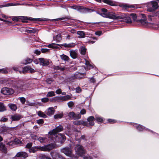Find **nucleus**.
I'll use <instances>...</instances> for the list:
<instances>
[{
  "mask_svg": "<svg viewBox=\"0 0 159 159\" xmlns=\"http://www.w3.org/2000/svg\"><path fill=\"white\" fill-rule=\"evenodd\" d=\"M98 13L102 16L104 17H107L113 19H121L127 16V15L125 14L122 15L121 16H117L115 15L113 13Z\"/></svg>",
  "mask_w": 159,
  "mask_h": 159,
  "instance_id": "1",
  "label": "nucleus"
},
{
  "mask_svg": "<svg viewBox=\"0 0 159 159\" xmlns=\"http://www.w3.org/2000/svg\"><path fill=\"white\" fill-rule=\"evenodd\" d=\"M12 20L15 21H18L19 19L22 20L23 22H26L25 20H36L37 21L41 20L40 19H34L32 18L29 17L24 16H12L11 17Z\"/></svg>",
  "mask_w": 159,
  "mask_h": 159,
  "instance_id": "2",
  "label": "nucleus"
},
{
  "mask_svg": "<svg viewBox=\"0 0 159 159\" xmlns=\"http://www.w3.org/2000/svg\"><path fill=\"white\" fill-rule=\"evenodd\" d=\"M158 7V3L155 1H152L148 3L147 6V11L153 12L155 11Z\"/></svg>",
  "mask_w": 159,
  "mask_h": 159,
  "instance_id": "3",
  "label": "nucleus"
},
{
  "mask_svg": "<svg viewBox=\"0 0 159 159\" xmlns=\"http://www.w3.org/2000/svg\"><path fill=\"white\" fill-rule=\"evenodd\" d=\"M26 89L25 85L22 82L18 83L15 86V89L16 91L19 92L25 90Z\"/></svg>",
  "mask_w": 159,
  "mask_h": 159,
  "instance_id": "4",
  "label": "nucleus"
},
{
  "mask_svg": "<svg viewBox=\"0 0 159 159\" xmlns=\"http://www.w3.org/2000/svg\"><path fill=\"white\" fill-rule=\"evenodd\" d=\"M1 92L3 94L9 95L13 94L14 93V91L11 88L5 87L2 89Z\"/></svg>",
  "mask_w": 159,
  "mask_h": 159,
  "instance_id": "5",
  "label": "nucleus"
},
{
  "mask_svg": "<svg viewBox=\"0 0 159 159\" xmlns=\"http://www.w3.org/2000/svg\"><path fill=\"white\" fill-rule=\"evenodd\" d=\"M61 152L65 154L67 156L70 157H73L74 156L72 153L71 149L69 148H65L61 149Z\"/></svg>",
  "mask_w": 159,
  "mask_h": 159,
  "instance_id": "6",
  "label": "nucleus"
},
{
  "mask_svg": "<svg viewBox=\"0 0 159 159\" xmlns=\"http://www.w3.org/2000/svg\"><path fill=\"white\" fill-rule=\"evenodd\" d=\"M76 153L80 156L85 153V151L83 149L82 147L80 145H77L75 148Z\"/></svg>",
  "mask_w": 159,
  "mask_h": 159,
  "instance_id": "7",
  "label": "nucleus"
},
{
  "mask_svg": "<svg viewBox=\"0 0 159 159\" xmlns=\"http://www.w3.org/2000/svg\"><path fill=\"white\" fill-rule=\"evenodd\" d=\"M69 117L73 119H79L81 118V116L80 114L78 113L75 114L73 111L70 112L68 114Z\"/></svg>",
  "mask_w": 159,
  "mask_h": 159,
  "instance_id": "8",
  "label": "nucleus"
},
{
  "mask_svg": "<svg viewBox=\"0 0 159 159\" xmlns=\"http://www.w3.org/2000/svg\"><path fill=\"white\" fill-rule=\"evenodd\" d=\"M63 129V127L61 125H59L53 129L52 131L49 132V134L51 135H54L57 133L61 132Z\"/></svg>",
  "mask_w": 159,
  "mask_h": 159,
  "instance_id": "9",
  "label": "nucleus"
},
{
  "mask_svg": "<svg viewBox=\"0 0 159 159\" xmlns=\"http://www.w3.org/2000/svg\"><path fill=\"white\" fill-rule=\"evenodd\" d=\"M66 139L65 136L61 134H58L56 136V140L61 143L64 142Z\"/></svg>",
  "mask_w": 159,
  "mask_h": 159,
  "instance_id": "10",
  "label": "nucleus"
},
{
  "mask_svg": "<svg viewBox=\"0 0 159 159\" xmlns=\"http://www.w3.org/2000/svg\"><path fill=\"white\" fill-rule=\"evenodd\" d=\"M50 154L52 159H64L61 155L55 152H52Z\"/></svg>",
  "mask_w": 159,
  "mask_h": 159,
  "instance_id": "11",
  "label": "nucleus"
},
{
  "mask_svg": "<svg viewBox=\"0 0 159 159\" xmlns=\"http://www.w3.org/2000/svg\"><path fill=\"white\" fill-rule=\"evenodd\" d=\"M41 65L43 66H48L49 64V60L46 59L40 58L39 59Z\"/></svg>",
  "mask_w": 159,
  "mask_h": 159,
  "instance_id": "12",
  "label": "nucleus"
},
{
  "mask_svg": "<svg viewBox=\"0 0 159 159\" xmlns=\"http://www.w3.org/2000/svg\"><path fill=\"white\" fill-rule=\"evenodd\" d=\"M55 146L56 145L54 143H51L46 146H44V151H49L54 148L55 147Z\"/></svg>",
  "mask_w": 159,
  "mask_h": 159,
  "instance_id": "13",
  "label": "nucleus"
},
{
  "mask_svg": "<svg viewBox=\"0 0 159 159\" xmlns=\"http://www.w3.org/2000/svg\"><path fill=\"white\" fill-rule=\"evenodd\" d=\"M29 71L30 72L32 73L35 72V70L29 66H26L23 68V73H25L27 71Z\"/></svg>",
  "mask_w": 159,
  "mask_h": 159,
  "instance_id": "14",
  "label": "nucleus"
},
{
  "mask_svg": "<svg viewBox=\"0 0 159 159\" xmlns=\"http://www.w3.org/2000/svg\"><path fill=\"white\" fill-rule=\"evenodd\" d=\"M142 16L143 17V19L138 20V22L141 23L142 25H147V20L146 19L145 15L143 14H142Z\"/></svg>",
  "mask_w": 159,
  "mask_h": 159,
  "instance_id": "15",
  "label": "nucleus"
},
{
  "mask_svg": "<svg viewBox=\"0 0 159 159\" xmlns=\"http://www.w3.org/2000/svg\"><path fill=\"white\" fill-rule=\"evenodd\" d=\"M55 110L53 107H50L48 108L46 111V114L48 116H50L53 115Z\"/></svg>",
  "mask_w": 159,
  "mask_h": 159,
  "instance_id": "16",
  "label": "nucleus"
},
{
  "mask_svg": "<svg viewBox=\"0 0 159 159\" xmlns=\"http://www.w3.org/2000/svg\"><path fill=\"white\" fill-rule=\"evenodd\" d=\"M75 125H88V123L86 121H84L83 120H76L74 122Z\"/></svg>",
  "mask_w": 159,
  "mask_h": 159,
  "instance_id": "17",
  "label": "nucleus"
},
{
  "mask_svg": "<svg viewBox=\"0 0 159 159\" xmlns=\"http://www.w3.org/2000/svg\"><path fill=\"white\" fill-rule=\"evenodd\" d=\"M11 118L12 120L17 121L20 119L21 118V116L19 115L16 114L11 115Z\"/></svg>",
  "mask_w": 159,
  "mask_h": 159,
  "instance_id": "18",
  "label": "nucleus"
},
{
  "mask_svg": "<svg viewBox=\"0 0 159 159\" xmlns=\"http://www.w3.org/2000/svg\"><path fill=\"white\" fill-rule=\"evenodd\" d=\"M95 118L93 116H90L88 118L87 120L89 122V124L90 125H93L94 123L93 121L94 120Z\"/></svg>",
  "mask_w": 159,
  "mask_h": 159,
  "instance_id": "19",
  "label": "nucleus"
},
{
  "mask_svg": "<svg viewBox=\"0 0 159 159\" xmlns=\"http://www.w3.org/2000/svg\"><path fill=\"white\" fill-rule=\"evenodd\" d=\"M0 150L4 153H6L7 152V148L5 144L2 143H0Z\"/></svg>",
  "mask_w": 159,
  "mask_h": 159,
  "instance_id": "20",
  "label": "nucleus"
},
{
  "mask_svg": "<svg viewBox=\"0 0 159 159\" xmlns=\"http://www.w3.org/2000/svg\"><path fill=\"white\" fill-rule=\"evenodd\" d=\"M19 140L17 139H15L14 141H11L7 143V144L10 146L14 145L19 143Z\"/></svg>",
  "mask_w": 159,
  "mask_h": 159,
  "instance_id": "21",
  "label": "nucleus"
},
{
  "mask_svg": "<svg viewBox=\"0 0 159 159\" xmlns=\"http://www.w3.org/2000/svg\"><path fill=\"white\" fill-rule=\"evenodd\" d=\"M57 98L58 101H64L69 99L70 98V97L69 96L67 95L63 97H58Z\"/></svg>",
  "mask_w": 159,
  "mask_h": 159,
  "instance_id": "22",
  "label": "nucleus"
},
{
  "mask_svg": "<svg viewBox=\"0 0 159 159\" xmlns=\"http://www.w3.org/2000/svg\"><path fill=\"white\" fill-rule=\"evenodd\" d=\"M70 56L73 59H75L77 57V53L74 50H70Z\"/></svg>",
  "mask_w": 159,
  "mask_h": 159,
  "instance_id": "23",
  "label": "nucleus"
},
{
  "mask_svg": "<svg viewBox=\"0 0 159 159\" xmlns=\"http://www.w3.org/2000/svg\"><path fill=\"white\" fill-rule=\"evenodd\" d=\"M32 61V59L29 58H27L23 61L21 63L24 65H26L31 63Z\"/></svg>",
  "mask_w": 159,
  "mask_h": 159,
  "instance_id": "24",
  "label": "nucleus"
},
{
  "mask_svg": "<svg viewBox=\"0 0 159 159\" xmlns=\"http://www.w3.org/2000/svg\"><path fill=\"white\" fill-rule=\"evenodd\" d=\"M60 57L62 60L64 61H69L70 59L69 57L65 54H63L61 55Z\"/></svg>",
  "mask_w": 159,
  "mask_h": 159,
  "instance_id": "25",
  "label": "nucleus"
},
{
  "mask_svg": "<svg viewBox=\"0 0 159 159\" xmlns=\"http://www.w3.org/2000/svg\"><path fill=\"white\" fill-rule=\"evenodd\" d=\"M37 114L38 115L41 117H43V118H46L47 117V116L46 115L41 111H38Z\"/></svg>",
  "mask_w": 159,
  "mask_h": 159,
  "instance_id": "26",
  "label": "nucleus"
},
{
  "mask_svg": "<svg viewBox=\"0 0 159 159\" xmlns=\"http://www.w3.org/2000/svg\"><path fill=\"white\" fill-rule=\"evenodd\" d=\"M77 34L79 36V37L80 38H84L85 35V33L82 31H77Z\"/></svg>",
  "mask_w": 159,
  "mask_h": 159,
  "instance_id": "27",
  "label": "nucleus"
},
{
  "mask_svg": "<svg viewBox=\"0 0 159 159\" xmlns=\"http://www.w3.org/2000/svg\"><path fill=\"white\" fill-rule=\"evenodd\" d=\"M38 140H39L41 143H45L47 141V139L45 137H39L38 138Z\"/></svg>",
  "mask_w": 159,
  "mask_h": 159,
  "instance_id": "28",
  "label": "nucleus"
},
{
  "mask_svg": "<svg viewBox=\"0 0 159 159\" xmlns=\"http://www.w3.org/2000/svg\"><path fill=\"white\" fill-rule=\"evenodd\" d=\"M85 65L87 66V70H89L90 69L93 68V66L90 64V63L89 61L87 60H85Z\"/></svg>",
  "mask_w": 159,
  "mask_h": 159,
  "instance_id": "29",
  "label": "nucleus"
},
{
  "mask_svg": "<svg viewBox=\"0 0 159 159\" xmlns=\"http://www.w3.org/2000/svg\"><path fill=\"white\" fill-rule=\"evenodd\" d=\"M129 16H131L134 22H138V20H137L136 15L135 13H131L129 14Z\"/></svg>",
  "mask_w": 159,
  "mask_h": 159,
  "instance_id": "30",
  "label": "nucleus"
},
{
  "mask_svg": "<svg viewBox=\"0 0 159 159\" xmlns=\"http://www.w3.org/2000/svg\"><path fill=\"white\" fill-rule=\"evenodd\" d=\"M6 110L5 106L3 103L0 102V112H2Z\"/></svg>",
  "mask_w": 159,
  "mask_h": 159,
  "instance_id": "31",
  "label": "nucleus"
},
{
  "mask_svg": "<svg viewBox=\"0 0 159 159\" xmlns=\"http://www.w3.org/2000/svg\"><path fill=\"white\" fill-rule=\"evenodd\" d=\"M55 95V93L54 91H50L48 93L46 96L47 97H51Z\"/></svg>",
  "mask_w": 159,
  "mask_h": 159,
  "instance_id": "32",
  "label": "nucleus"
},
{
  "mask_svg": "<svg viewBox=\"0 0 159 159\" xmlns=\"http://www.w3.org/2000/svg\"><path fill=\"white\" fill-rule=\"evenodd\" d=\"M72 8L74 9L80 11L81 10L83 9V7L80 6H74L72 7Z\"/></svg>",
  "mask_w": 159,
  "mask_h": 159,
  "instance_id": "33",
  "label": "nucleus"
},
{
  "mask_svg": "<svg viewBox=\"0 0 159 159\" xmlns=\"http://www.w3.org/2000/svg\"><path fill=\"white\" fill-rule=\"evenodd\" d=\"M9 106L10 108L11 109L12 111H15L17 109L16 106L14 104H9Z\"/></svg>",
  "mask_w": 159,
  "mask_h": 159,
  "instance_id": "34",
  "label": "nucleus"
},
{
  "mask_svg": "<svg viewBox=\"0 0 159 159\" xmlns=\"http://www.w3.org/2000/svg\"><path fill=\"white\" fill-rule=\"evenodd\" d=\"M54 68L55 69L59 70L61 71H63L66 69L65 67H62L60 66H55Z\"/></svg>",
  "mask_w": 159,
  "mask_h": 159,
  "instance_id": "35",
  "label": "nucleus"
},
{
  "mask_svg": "<svg viewBox=\"0 0 159 159\" xmlns=\"http://www.w3.org/2000/svg\"><path fill=\"white\" fill-rule=\"evenodd\" d=\"M102 1L104 3L108 4L110 5H113L112 2L110 0H102Z\"/></svg>",
  "mask_w": 159,
  "mask_h": 159,
  "instance_id": "36",
  "label": "nucleus"
},
{
  "mask_svg": "<svg viewBox=\"0 0 159 159\" xmlns=\"http://www.w3.org/2000/svg\"><path fill=\"white\" fill-rule=\"evenodd\" d=\"M35 147L37 151L38 150H40L42 151H44V146L43 147H41L40 146H37Z\"/></svg>",
  "mask_w": 159,
  "mask_h": 159,
  "instance_id": "37",
  "label": "nucleus"
},
{
  "mask_svg": "<svg viewBox=\"0 0 159 159\" xmlns=\"http://www.w3.org/2000/svg\"><path fill=\"white\" fill-rule=\"evenodd\" d=\"M136 127L137 129L139 131H142L144 129V127L141 125L136 124Z\"/></svg>",
  "mask_w": 159,
  "mask_h": 159,
  "instance_id": "38",
  "label": "nucleus"
},
{
  "mask_svg": "<svg viewBox=\"0 0 159 159\" xmlns=\"http://www.w3.org/2000/svg\"><path fill=\"white\" fill-rule=\"evenodd\" d=\"M61 45H62L63 46L65 47H73V45L72 44L69 43V44H67L66 43H63V44H61Z\"/></svg>",
  "mask_w": 159,
  "mask_h": 159,
  "instance_id": "39",
  "label": "nucleus"
},
{
  "mask_svg": "<svg viewBox=\"0 0 159 159\" xmlns=\"http://www.w3.org/2000/svg\"><path fill=\"white\" fill-rule=\"evenodd\" d=\"M63 116L62 114H57L54 116L55 119H58L61 118Z\"/></svg>",
  "mask_w": 159,
  "mask_h": 159,
  "instance_id": "40",
  "label": "nucleus"
},
{
  "mask_svg": "<svg viewBox=\"0 0 159 159\" xmlns=\"http://www.w3.org/2000/svg\"><path fill=\"white\" fill-rule=\"evenodd\" d=\"M30 136L32 139L34 140H38L39 138L36 135L34 134H31Z\"/></svg>",
  "mask_w": 159,
  "mask_h": 159,
  "instance_id": "41",
  "label": "nucleus"
},
{
  "mask_svg": "<svg viewBox=\"0 0 159 159\" xmlns=\"http://www.w3.org/2000/svg\"><path fill=\"white\" fill-rule=\"evenodd\" d=\"M8 70L6 68L0 69V73L6 74L8 73Z\"/></svg>",
  "mask_w": 159,
  "mask_h": 159,
  "instance_id": "42",
  "label": "nucleus"
},
{
  "mask_svg": "<svg viewBox=\"0 0 159 159\" xmlns=\"http://www.w3.org/2000/svg\"><path fill=\"white\" fill-rule=\"evenodd\" d=\"M8 130V128L6 127H3L1 128V130L2 132L3 133L7 132Z\"/></svg>",
  "mask_w": 159,
  "mask_h": 159,
  "instance_id": "43",
  "label": "nucleus"
},
{
  "mask_svg": "<svg viewBox=\"0 0 159 159\" xmlns=\"http://www.w3.org/2000/svg\"><path fill=\"white\" fill-rule=\"evenodd\" d=\"M86 52V49L84 47H82L81 48L80 52L82 55H84Z\"/></svg>",
  "mask_w": 159,
  "mask_h": 159,
  "instance_id": "44",
  "label": "nucleus"
},
{
  "mask_svg": "<svg viewBox=\"0 0 159 159\" xmlns=\"http://www.w3.org/2000/svg\"><path fill=\"white\" fill-rule=\"evenodd\" d=\"M29 151L30 152L34 153L37 151L35 149V147H33L29 149Z\"/></svg>",
  "mask_w": 159,
  "mask_h": 159,
  "instance_id": "45",
  "label": "nucleus"
},
{
  "mask_svg": "<svg viewBox=\"0 0 159 159\" xmlns=\"http://www.w3.org/2000/svg\"><path fill=\"white\" fill-rule=\"evenodd\" d=\"M50 49L47 48H42L41 49V52L43 53H45L49 52Z\"/></svg>",
  "mask_w": 159,
  "mask_h": 159,
  "instance_id": "46",
  "label": "nucleus"
},
{
  "mask_svg": "<svg viewBox=\"0 0 159 159\" xmlns=\"http://www.w3.org/2000/svg\"><path fill=\"white\" fill-rule=\"evenodd\" d=\"M61 39V36L60 34L57 35L56 37V40L57 42L60 41Z\"/></svg>",
  "mask_w": 159,
  "mask_h": 159,
  "instance_id": "47",
  "label": "nucleus"
},
{
  "mask_svg": "<svg viewBox=\"0 0 159 159\" xmlns=\"http://www.w3.org/2000/svg\"><path fill=\"white\" fill-rule=\"evenodd\" d=\"M49 99L47 98H44L41 99V101L43 102H48Z\"/></svg>",
  "mask_w": 159,
  "mask_h": 159,
  "instance_id": "48",
  "label": "nucleus"
},
{
  "mask_svg": "<svg viewBox=\"0 0 159 159\" xmlns=\"http://www.w3.org/2000/svg\"><path fill=\"white\" fill-rule=\"evenodd\" d=\"M53 80L51 78H48L46 80V81L47 83L50 84L53 81Z\"/></svg>",
  "mask_w": 159,
  "mask_h": 159,
  "instance_id": "49",
  "label": "nucleus"
},
{
  "mask_svg": "<svg viewBox=\"0 0 159 159\" xmlns=\"http://www.w3.org/2000/svg\"><path fill=\"white\" fill-rule=\"evenodd\" d=\"M74 105V102L72 101H70L68 103V105L69 107H72Z\"/></svg>",
  "mask_w": 159,
  "mask_h": 159,
  "instance_id": "50",
  "label": "nucleus"
},
{
  "mask_svg": "<svg viewBox=\"0 0 159 159\" xmlns=\"http://www.w3.org/2000/svg\"><path fill=\"white\" fill-rule=\"evenodd\" d=\"M96 120L98 122H102L103 120L102 118L100 117H96Z\"/></svg>",
  "mask_w": 159,
  "mask_h": 159,
  "instance_id": "51",
  "label": "nucleus"
},
{
  "mask_svg": "<svg viewBox=\"0 0 159 159\" xmlns=\"http://www.w3.org/2000/svg\"><path fill=\"white\" fill-rule=\"evenodd\" d=\"M8 120L7 118L3 117H2L0 120V121L1 122H5L7 121Z\"/></svg>",
  "mask_w": 159,
  "mask_h": 159,
  "instance_id": "52",
  "label": "nucleus"
},
{
  "mask_svg": "<svg viewBox=\"0 0 159 159\" xmlns=\"http://www.w3.org/2000/svg\"><path fill=\"white\" fill-rule=\"evenodd\" d=\"M44 122V120L43 119H40L38 120H37V123L39 124H41L43 123Z\"/></svg>",
  "mask_w": 159,
  "mask_h": 159,
  "instance_id": "53",
  "label": "nucleus"
},
{
  "mask_svg": "<svg viewBox=\"0 0 159 159\" xmlns=\"http://www.w3.org/2000/svg\"><path fill=\"white\" fill-rule=\"evenodd\" d=\"M69 17H65L64 18H59L58 19H56L55 20L56 21L58 20H64V19H69Z\"/></svg>",
  "mask_w": 159,
  "mask_h": 159,
  "instance_id": "54",
  "label": "nucleus"
},
{
  "mask_svg": "<svg viewBox=\"0 0 159 159\" xmlns=\"http://www.w3.org/2000/svg\"><path fill=\"white\" fill-rule=\"evenodd\" d=\"M124 7H125L134 8V6L132 5H127L125 4L124 5Z\"/></svg>",
  "mask_w": 159,
  "mask_h": 159,
  "instance_id": "55",
  "label": "nucleus"
},
{
  "mask_svg": "<svg viewBox=\"0 0 159 159\" xmlns=\"http://www.w3.org/2000/svg\"><path fill=\"white\" fill-rule=\"evenodd\" d=\"M86 113V111L85 109H83L82 110H81L80 111V113H79L80 114L82 115H84Z\"/></svg>",
  "mask_w": 159,
  "mask_h": 159,
  "instance_id": "56",
  "label": "nucleus"
},
{
  "mask_svg": "<svg viewBox=\"0 0 159 159\" xmlns=\"http://www.w3.org/2000/svg\"><path fill=\"white\" fill-rule=\"evenodd\" d=\"M126 21L127 23H132V20L131 19L130 17H128L126 19Z\"/></svg>",
  "mask_w": 159,
  "mask_h": 159,
  "instance_id": "57",
  "label": "nucleus"
},
{
  "mask_svg": "<svg viewBox=\"0 0 159 159\" xmlns=\"http://www.w3.org/2000/svg\"><path fill=\"white\" fill-rule=\"evenodd\" d=\"M20 102L22 103H24L25 102V98L24 97H21L20 98Z\"/></svg>",
  "mask_w": 159,
  "mask_h": 159,
  "instance_id": "58",
  "label": "nucleus"
},
{
  "mask_svg": "<svg viewBox=\"0 0 159 159\" xmlns=\"http://www.w3.org/2000/svg\"><path fill=\"white\" fill-rule=\"evenodd\" d=\"M48 47L49 48H56V47L55 46V44L54 43H52L49 44Z\"/></svg>",
  "mask_w": 159,
  "mask_h": 159,
  "instance_id": "59",
  "label": "nucleus"
},
{
  "mask_svg": "<svg viewBox=\"0 0 159 159\" xmlns=\"http://www.w3.org/2000/svg\"><path fill=\"white\" fill-rule=\"evenodd\" d=\"M108 121L110 123H115L116 122V121L114 120H112L111 119H108Z\"/></svg>",
  "mask_w": 159,
  "mask_h": 159,
  "instance_id": "60",
  "label": "nucleus"
},
{
  "mask_svg": "<svg viewBox=\"0 0 159 159\" xmlns=\"http://www.w3.org/2000/svg\"><path fill=\"white\" fill-rule=\"evenodd\" d=\"M61 89H57L56 91V93L57 94H60L61 93Z\"/></svg>",
  "mask_w": 159,
  "mask_h": 159,
  "instance_id": "61",
  "label": "nucleus"
},
{
  "mask_svg": "<svg viewBox=\"0 0 159 159\" xmlns=\"http://www.w3.org/2000/svg\"><path fill=\"white\" fill-rule=\"evenodd\" d=\"M14 5H16V4H14L12 3H8L5 4L6 7Z\"/></svg>",
  "mask_w": 159,
  "mask_h": 159,
  "instance_id": "62",
  "label": "nucleus"
},
{
  "mask_svg": "<svg viewBox=\"0 0 159 159\" xmlns=\"http://www.w3.org/2000/svg\"><path fill=\"white\" fill-rule=\"evenodd\" d=\"M32 144V143H28L26 146V148H29L31 147Z\"/></svg>",
  "mask_w": 159,
  "mask_h": 159,
  "instance_id": "63",
  "label": "nucleus"
},
{
  "mask_svg": "<svg viewBox=\"0 0 159 159\" xmlns=\"http://www.w3.org/2000/svg\"><path fill=\"white\" fill-rule=\"evenodd\" d=\"M76 91L77 93H79L81 92V89L80 88L78 87L76 89Z\"/></svg>",
  "mask_w": 159,
  "mask_h": 159,
  "instance_id": "64",
  "label": "nucleus"
}]
</instances>
